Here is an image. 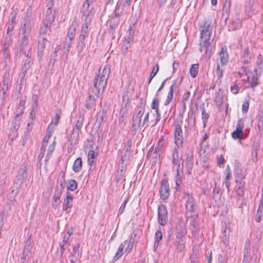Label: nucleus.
<instances>
[{"label": "nucleus", "instance_id": "obj_10", "mask_svg": "<svg viewBox=\"0 0 263 263\" xmlns=\"http://www.w3.org/2000/svg\"><path fill=\"white\" fill-rule=\"evenodd\" d=\"M182 134L181 126L180 123H177L175 125L174 136L175 144L178 148H181L183 146V138Z\"/></svg>", "mask_w": 263, "mask_h": 263}, {"label": "nucleus", "instance_id": "obj_54", "mask_svg": "<svg viewBox=\"0 0 263 263\" xmlns=\"http://www.w3.org/2000/svg\"><path fill=\"white\" fill-rule=\"evenodd\" d=\"M139 127H140V125L136 124L134 123L132 124L131 130H130V134L132 136H134L136 135V134L138 132Z\"/></svg>", "mask_w": 263, "mask_h": 263}, {"label": "nucleus", "instance_id": "obj_35", "mask_svg": "<svg viewBox=\"0 0 263 263\" xmlns=\"http://www.w3.org/2000/svg\"><path fill=\"white\" fill-rule=\"evenodd\" d=\"M78 187V183L74 179H70L68 180L67 189L71 191H75Z\"/></svg>", "mask_w": 263, "mask_h": 263}, {"label": "nucleus", "instance_id": "obj_53", "mask_svg": "<svg viewBox=\"0 0 263 263\" xmlns=\"http://www.w3.org/2000/svg\"><path fill=\"white\" fill-rule=\"evenodd\" d=\"M26 103V100L24 99H21L20 101L19 106L17 108V114H20V115H21L23 113V108Z\"/></svg>", "mask_w": 263, "mask_h": 263}, {"label": "nucleus", "instance_id": "obj_42", "mask_svg": "<svg viewBox=\"0 0 263 263\" xmlns=\"http://www.w3.org/2000/svg\"><path fill=\"white\" fill-rule=\"evenodd\" d=\"M63 192L59 190V186H57L55 187L54 194L53 197V200L54 202H57L60 200Z\"/></svg>", "mask_w": 263, "mask_h": 263}, {"label": "nucleus", "instance_id": "obj_16", "mask_svg": "<svg viewBox=\"0 0 263 263\" xmlns=\"http://www.w3.org/2000/svg\"><path fill=\"white\" fill-rule=\"evenodd\" d=\"M30 21L29 18L28 13H26L23 21V26L22 27L23 36H27V34L29 33L30 30Z\"/></svg>", "mask_w": 263, "mask_h": 263}, {"label": "nucleus", "instance_id": "obj_5", "mask_svg": "<svg viewBox=\"0 0 263 263\" xmlns=\"http://www.w3.org/2000/svg\"><path fill=\"white\" fill-rule=\"evenodd\" d=\"M145 103L141 100L140 103L137 105L135 114L133 115L132 123L140 125L141 123V118L145 111Z\"/></svg>", "mask_w": 263, "mask_h": 263}, {"label": "nucleus", "instance_id": "obj_24", "mask_svg": "<svg viewBox=\"0 0 263 263\" xmlns=\"http://www.w3.org/2000/svg\"><path fill=\"white\" fill-rule=\"evenodd\" d=\"M195 204L194 198L190 201L185 203V207L187 211V213H190V217L194 216L193 214L195 213Z\"/></svg>", "mask_w": 263, "mask_h": 263}, {"label": "nucleus", "instance_id": "obj_18", "mask_svg": "<svg viewBox=\"0 0 263 263\" xmlns=\"http://www.w3.org/2000/svg\"><path fill=\"white\" fill-rule=\"evenodd\" d=\"M194 165V155L192 153L188 154L186 159V169L187 173L191 174Z\"/></svg>", "mask_w": 263, "mask_h": 263}, {"label": "nucleus", "instance_id": "obj_33", "mask_svg": "<svg viewBox=\"0 0 263 263\" xmlns=\"http://www.w3.org/2000/svg\"><path fill=\"white\" fill-rule=\"evenodd\" d=\"M79 131L73 129L69 139V143L77 144L79 140Z\"/></svg>", "mask_w": 263, "mask_h": 263}, {"label": "nucleus", "instance_id": "obj_51", "mask_svg": "<svg viewBox=\"0 0 263 263\" xmlns=\"http://www.w3.org/2000/svg\"><path fill=\"white\" fill-rule=\"evenodd\" d=\"M43 24L44 27H42L41 29L40 34H42L43 35H46L47 32V30H50L51 25L44 22H43Z\"/></svg>", "mask_w": 263, "mask_h": 263}, {"label": "nucleus", "instance_id": "obj_39", "mask_svg": "<svg viewBox=\"0 0 263 263\" xmlns=\"http://www.w3.org/2000/svg\"><path fill=\"white\" fill-rule=\"evenodd\" d=\"M118 25H119L118 21H117L116 22H114V23H112L111 21L110 22L109 33L110 34H111L112 39H114L115 37L114 29L116 27H117Z\"/></svg>", "mask_w": 263, "mask_h": 263}, {"label": "nucleus", "instance_id": "obj_60", "mask_svg": "<svg viewBox=\"0 0 263 263\" xmlns=\"http://www.w3.org/2000/svg\"><path fill=\"white\" fill-rule=\"evenodd\" d=\"M243 260L244 263L247 262V260L250 258V249H244V255H243Z\"/></svg>", "mask_w": 263, "mask_h": 263}, {"label": "nucleus", "instance_id": "obj_8", "mask_svg": "<svg viewBox=\"0 0 263 263\" xmlns=\"http://www.w3.org/2000/svg\"><path fill=\"white\" fill-rule=\"evenodd\" d=\"M168 220L167 210L166 207L164 204H161L158 209V223L161 226H164L166 224Z\"/></svg>", "mask_w": 263, "mask_h": 263}, {"label": "nucleus", "instance_id": "obj_46", "mask_svg": "<svg viewBox=\"0 0 263 263\" xmlns=\"http://www.w3.org/2000/svg\"><path fill=\"white\" fill-rule=\"evenodd\" d=\"M135 31V24L130 25L127 32L126 37L133 40V35Z\"/></svg>", "mask_w": 263, "mask_h": 263}, {"label": "nucleus", "instance_id": "obj_22", "mask_svg": "<svg viewBox=\"0 0 263 263\" xmlns=\"http://www.w3.org/2000/svg\"><path fill=\"white\" fill-rule=\"evenodd\" d=\"M61 114H62L61 109L60 108L57 109L55 110V117H54V119L52 120L50 124H49L48 125V130L49 129H52L54 128L53 124L54 125H58L59 120L61 118Z\"/></svg>", "mask_w": 263, "mask_h": 263}, {"label": "nucleus", "instance_id": "obj_45", "mask_svg": "<svg viewBox=\"0 0 263 263\" xmlns=\"http://www.w3.org/2000/svg\"><path fill=\"white\" fill-rule=\"evenodd\" d=\"M12 43V40L11 36H6L3 42V49H8L10 44Z\"/></svg>", "mask_w": 263, "mask_h": 263}, {"label": "nucleus", "instance_id": "obj_21", "mask_svg": "<svg viewBox=\"0 0 263 263\" xmlns=\"http://www.w3.org/2000/svg\"><path fill=\"white\" fill-rule=\"evenodd\" d=\"M21 115L20 114H17L15 116L13 122H12V125L10 129L11 133L12 134H15L18 129L20 127Z\"/></svg>", "mask_w": 263, "mask_h": 263}, {"label": "nucleus", "instance_id": "obj_26", "mask_svg": "<svg viewBox=\"0 0 263 263\" xmlns=\"http://www.w3.org/2000/svg\"><path fill=\"white\" fill-rule=\"evenodd\" d=\"M251 57L248 47L246 48L243 51V54L241 58V62L243 64H248L250 62Z\"/></svg>", "mask_w": 263, "mask_h": 263}, {"label": "nucleus", "instance_id": "obj_14", "mask_svg": "<svg viewBox=\"0 0 263 263\" xmlns=\"http://www.w3.org/2000/svg\"><path fill=\"white\" fill-rule=\"evenodd\" d=\"M73 199V195H71L69 192L67 191L66 192V197L64 199L63 203V211H67L68 213L69 212L68 209H70L72 206Z\"/></svg>", "mask_w": 263, "mask_h": 263}, {"label": "nucleus", "instance_id": "obj_19", "mask_svg": "<svg viewBox=\"0 0 263 263\" xmlns=\"http://www.w3.org/2000/svg\"><path fill=\"white\" fill-rule=\"evenodd\" d=\"M80 247L79 244H76L73 247L72 252L70 253L69 258L70 261V263H75L79 256V248Z\"/></svg>", "mask_w": 263, "mask_h": 263}, {"label": "nucleus", "instance_id": "obj_30", "mask_svg": "<svg viewBox=\"0 0 263 263\" xmlns=\"http://www.w3.org/2000/svg\"><path fill=\"white\" fill-rule=\"evenodd\" d=\"M237 185L236 186V194L239 197H243L244 195V186L245 182L244 181H241L238 182Z\"/></svg>", "mask_w": 263, "mask_h": 263}, {"label": "nucleus", "instance_id": "obj_31", "mask_svg": "<svg viewBox=\"0 0 263 263\" xmlns=\"http://www.w3.org/2000/svg\"><path fill=\"white\" fill-rule=\"evenodd\" d=\"M124 248V245L123 243H121L119 246L118 251L116 253L115 256L112 258V261L115 262L119 258H120L123 254V249Z\"/></svg>", "mask_w": 263, "mask_h": 263}, {"label": "nucleus", "instance_id": "obj_32", "mask_svg": "<svg viewBox=\"0 0 263 263\" xmlns=\"http://www.w3.org/2000/svg\"><path fill=\"white\" fill-rule=\"evenodd\" d=\"M82 167V159L81 157H79L74 161V164L72 166V169L74 172H78L80 171Z\"/></svg>", "mask_w": 263, "mask_h": 263}, {"label": "nucleus", "instance_id": "obj_36", "mask_svg": "<svg viewBox=\"0 0 263 263\" xmlns=\"http://www.w3.org/2000/svg\"><path fill=\"white\" fill-rule=\"evenodd\" d=\"M180 83L181 82L178 83L177 80H174L173 82V84L170 87L168 93L171 92L174 94V91H175V92L178 93L179 90V86Z\"/></svg>", "mask_w": 263, "mask_h": 263}, {"label": "nucleus", "instance_id": "obj_6", "mask_svg": "<svg viewBox=\"0 0 263 263\" xmlns=\"http://www.w3.org/2000/svg\"><path fill=\"white\" fill-rule=\"evenodd\" d=\"M160 197L163 200H166L170 195V187L167 179H163L160 183L159 189Z\"/></svg>", "mask_w": 263, "mask_h": 263}, {"label": "nucleus", "instance_id": "obj_12", "mask_svg": "<svg viewBox=\"0 0 263 263\" xmlns=\"http://www.w3.org/2000/svg\"><path fill=\"white\" fill-rule=\"evenodd\" d=\"M27 168V165L25 163H23L21 167L19 168L17 174L16 176V179L19 181L20 184H22L24 181L26 179Z\"/></svg>", "mask_w": 263, "mask_h": 263}, {"label": "nucleus", "instance_id": "obj_44", "mask_svg": "<svg viewBox=\"0 0 263 263\" xmlns=\"http://www.w3.org/2000/svg\"><path fill=\"white\" fill-rule=\"evenodd\" d=\"M84 119V115H80L76 124V130L79 131L82 127Z\"/></svg>", "mask_w": 263, "mask_h": 263}, {"label": "nucleus", "instance_id": "obj_2", "mask_svg": "<svg viewBox=\"0 0 263 263\" xmlns=\"http://www.w3.org/2000/svg\"><path fill=\"white\" fill-rule=\"evenodd\" d=\"M100 68L99 69L93 79V85L89 90L92 91L93 93L101 95V90L103 92L107 84V80L110 74V68L108 66H105L102 70L100 75Z\"/></svg>", "mask_w": 263, "mask_h": 263}, {"label": "nucleus", "instance_id": "obj_59", "mask_svg": "<svg viewBox=\"0 0 263 263\" xmlns=\"http://www.w3.org/2000/svg\"><path fill=\"white\" fill-rule=\"evenodd\" d=\"M244 128V123L242 119H239L236 124V129L239 131H243Z\"/></svg>", "mask_w": 263, "mask_h": 263}, {"label": "nucleus", "instance_id": "obj_37", "mask_svg": "<svg viewBox=\"0 0 263 263\" xmlns=\"http://www.w3.org/2000/svg\"><path fill=\"white\" fill-rule=\"evenodd\" d=\"M248 82L250 84L251 87H254L258 85V79L254 77V76L251 74L250 76L249 75L247 77Z\"/></svg>", "mask_w": 263, "mask_h": 263}, {"label": "nucleus", "instance_id": "obj_1", "mask_svg": "<svg viewBox=\"0 0 263 263\" xmlns=\"http://www.w3.org/2000/svg\"><path fill=\"white\" fill-rule=\"evenodd\" d=\"M211 22L204 20L203 25L199 27L200 32V39L199 41V50L200 52L204 51L206 60H209L211 56L213 50L212 43L213 39H211V31L210 30Z\"/></svg>", "mask_w": 263, "mask_h": 263}, {"label": "nucleus", "instance_id": "obj_25", "mask_svg": "<svg viewBox=\"0 0 263 263\" xmlns=\"http://www.w3.org/2000/svg\"><path fill=\"white\" fill-rule=\"evenodd\" d=\"M68 246L63 243L60 244V249H58L55 256L53 257V259L54 260L60 259Z\"/></svg>", "mask_w": 263, "mask_h": 263}, {"label": "nucleus", "instance_id": "obj_61", "mask_svg": "<svg viewBox=\"0 0 263 263\" xmlns=\"http://www.w3.org/2000/svg\"><path fill=\"white\" fill-rule=\"evenodd\" d=\"M159 105V100L158 98H156L153 99L152 104L151 108L153 109L158 108V106Z\"/></svg>", "mask_w": 263, "mask_h": 263}, {"label": "nucleus", "instance_id": "obj_7", "mask_svg": "<svg viewBox=\"0 0 263 263\" xmlns=\"http://www.w3.org/2000/svg\"><path fill=\"white\" fill-rule=\"evenodd\" d=\"M101 95L93 93L90 90H88V97L86 99L85 107L88 110L94 109L96 105V98H99Z\"/></svg>", "mask_w": 263, "mask_h": 263}, {"label": "nucleus", "instance_id": "obj_55", "mask_svg": "<svg viewBox=\"0 0 263 263\" xmlns=\"http://www.w3.org/2000/svg\"><path fill=\"white\" fill-rule=\"evenodd\" d=\"M191 95V93L189 91H186L184 94L183 96L182 99V105L183 106V108L185 109L186 106V102L188 100L190 96Z\"/></svg>", "mask_w": 263, "mask_h": 263}, {"label": "nucleus", "instance_id": "obj_9", "mask_svg": "<svg viewBox=\"0 0 263 263\" xmlns=\"http://www.w3.org/2000/svg\"><path fill=\"white\" fill-rule=\"evenodd\" d=\"M107 112V107H104L102 110L99 111L96 115V121L93 124L92 129L96 132L99 131L101 126L102 123L106 117Z\"/></svg>", "mask_w": 263, "mask_h": 263}, {"label": "nucleus", "instance_id": "obj_48", "mask_svg": "<svg viewBox=\"0 0 263 263\" xmlns=\"http://www.w3.org/2000/svg\"><path fill=\"white\" fill-rule=\"evenodd\" d=\"M185 234L186 230L185 229L180 228L178 229L176 233V238L181 240L182 239V238L184 237Z\"/></svg>", "mask_w": 263, "mask_h": 263}, {"label": "nucleus", "instance_id": "obj_50", "mask_svg": "<svg viewBox=\"0 0 263 263\" xmlns=\"http://www.w3.org/2000/svg\"><path fill=\"white\" fill-rule=\"evenodd\" d=\"M177 245V250L178 252H181L183 251L185 249V242L183 239L179 240Z\"/></svg>", "mask_w": 263, "mask_h": 263}, {"label": "nucleus", "instance_id": "obj_13", "mask_svg": "<svg viewBox=\"0 0 263 263\" xmlns=\"http://www.w3.org/2000/svg\"><path fill=\"white\" fill-rule=\"evenodd\" d=\"M129 107V104L128 101V99L125 101V97H123V103L121 106V108L120 111V117L119 120L120 121H123L124 118H126V116L128 112V110Z\"/></svg>", "mask_w": 263, "mask_h": 263}, {"label": "nucleus", "instance_id": "obj_58", "mask_svg": "<svg viewBox=\"0 0 263 263\" xmlns=\"http://www.w3.org/2000/svg\"><path fill=\"white\" fill-rule=\"evenodd\" d=\"M132 142H132V139H129L127 141L126 144L124 147V148H123L124 150H125V153H127L128 155H129L130 147H131V145L132 144Z\"/></svg>", "mask_w": 263, "mask_h": 263}, {"label": "nucleus", "instance_id": "obj_62", "mask_svg": "<svg viewBox=\"0 0 263 263\" xmlns=\"http://www.w3.org/2000/svg\"><path fill=\"white\" fill-rule=\"evenodd\" d=\"M216 71L218 78L219 79L221 78L223 76V69L220 66L219 64L217 65Z\"/></svg>", "mask_w": 263, "mask_h": 263}, {"label": "nucleus", "instance_id": "obj_41", "mask_svg": "<svg viewBox=\"0 0 263 263\" xmlns=\"http://www.w3.org/2000/svg\"><path fill=\"white\" fill-rule=\"evenodd\" d=\"M201 114H202V119L203 123V127H205L206 125V122L208 119L209 118V114L205 112V109L204 106H202L201 108Z\"/></svg>", "mask_w": 263, "mask_h": 263}, {"label": "nucleus", "instance_id": "obj_56", "mask_svg": "<svg viewBox=\"0 0 263 263\" xmlns=\"http://www.w3.org/2000/svg\"><path fill=\"white\" fill-rule=\"evenodd\" d=\"M215 103L217 106L220 107L223 103V97L222 95H219L218 93L217 96L215 98Z\"/></svg>", "mask_w": 263, "mask_h": 263}, {"label": "nucleus", "instance_id": "obj_4", "mask_svg": "<svg viewBox=\"0 0 263 263\" xmlns=\"http://www.w3.org/2000/svg\"><path fill=\"white\" fill-rule=\"evenodd\" d=\"M89 24H84L82 26L81 31L78 37V42L77 46V50L79 53H80L85 47V40L88 36L89 32L88 27Z\"/></svg>", "mask_w": 263, "mask_h": 263}, {"label": "nucleus", "instance_id": "obj_63", "mask_svg": "<svg viewBox=\"0 0 263 263\" xmlns=\"http://www.w3.org/2000/svg\"><path fill=\"white\" fill-rule=\"evenodd\" d=\"M257 126L260 132L263 131V115L258 118Z\"/></svg>", "mask_w": 263, "mask_h": 263}, {"label": "nucleus", "instance_id": "obj_64", "mask_svg": "<svg viewBox=\"0 0 263 263\" xmlns=\"http://www.w3.org/2000/svg\"><path fill=\"white\" fill-rule=\"evenodd\" d=\"M240 90L239 87L235 83L234 85L231 86V91L235 95L237 94Z\"/></svg>", "mask_w": 263, "mask_h": 263}, {"label": "nucleus", "instance_id": "obj_23", "mask_svg": "<svg viewBox=\"0 0 263 263\" xmlns=\"http://www.w3.org/2000/svg\"><path fill=\"white\" fill-rule=\"evenodd\" d=\"M183 175V167H177V175H176V190H178L180 187V184L182 183Z\"/></svg>", "mask_w": 263, "mask_h": 263}, {"label": "nucleus", "instance_id": "obj_15", "mask_svg": "<svg viewBox=\"0 0 263 263\" xmlns=\"http://www.w3.org/2000/svg\"><path fill=\"white\" fill-rule=\"evenodd\" d=\"M48 41L46 37L43 36L41 40L39 41L38 48H37V57L40 60L43 56L44 49L45 48L46 44Z\"/></svg>", "mask_w": 263, "mask_h": 263}, {"label": "nucleus", "instance_id": "obj_28", "mask_svg": "<svg viewBox=\"0 0 263 263\" xmlns=\"http://www.w3.org/2000/svg\"><path fill=\"white\" fill-rule=\"evenodd\" d=\"M126 164L124 165H121L119 167L117 172V176L116 177V180L117 182H120L123 177L125 170H126Z\"/></svg>", "mask_w": 263, "mask_h": 263}, {"label": "nucleus", "instance_id": "obj_52", "mask_svg": "<svg viewBox=\"0 0 263 263\" xmlns=\"http://www.w3.org/2000/svg\"><path fill=\"white\" fill-rule=\"evenodd\" d=\"M7 215L5 211L0 213V228H3L5 221L7 219Z\"/></svg>", "mask_w": 263, "mask_h": 263}, {"label": "nucleus", "instance_id": "obj_47", "mask_svg": "<svg viewBox=\"0 0 263 263\" xmlns=\"http://www.w3.org/2000/svg\"><path fill=\"white\" fill-rule=\"evenodd\" d=\"M54 143H55V142H53V144H51L48 148V153L46 156V159H45L46 162H47L49 160V159L50 158L52 153L54 150V148H55Z\"/></svg>", "mask_w": 263, "mask_h": 263}, {"label": "nucleus", "instance_id": "obj_3", "mask_svg": "<svg viewBox=\"0 0 263 263\" xmlns=\"http://www.w3.org/2000/svg\"><path fill=\"white\" fill-rule=\"evenodd\" d=\"M92 4V3L85 2L82 6L81 12L83 16L85 17L84 24L89 25L91 24L95 14V9L93 7H91Z\"/></svg>", "mask_w": 263, "mask_h": 263}, {"label": "nucleus", "instance_id": "obj_29", "mask_svg": "<svg viewBox=\"0 0 263 263\" xmlns=\"http://www.w3.org/2000/svg\"><path fill=\"white\" fill-rule=\"evenodd\" d=\"M172 164L177 165V167H181L179 160V152L177 148H175L172 154Z\"/></svg>", "mask_w": 263, "mask_h": 263}, {"label": "nucleus", "instance_id": "obj_34", "mask_svg": "<svg viewBox=\"0 0 263 263\" xmlns=\"http://www.w3.org/2000/svg\"><path fill=\"white\" fill-rule=\"evenodd\" d=\"M243 134L244 133L243 131L240 132L239 130L235 129L232 133L231 136L235 140H241L245 138V137H243Z\"/></svg>", "mask_w": 263, "mask_h": 263}, {"label": "nucleus", "instance_id": "obj_11", "mask_svg": "<svg viewBox=\"0 0 263 263\" xmlns=\"http://www.w3.org/2000/svg\"><path fill=\"white\" fill-rule=\"evenodd\" d=\"M234 175L235 176V180L236 183L243 181L245 178L246 175L243 173V170L241 165L238 161L235 162L234 165Z\"/></svg>", "mask_w": 263, "mask_h": 263}, {"label": "nucleus", "instance_id": "obj_49", "mask_svg": "<svg viewBox=\"0 0 263 263\" xmlns=\"http://www.w3.org/2000/svg\"><path fill=\"white\" fill-rule=\"evenodd\" d=\"M32 241L31 240V238L29 237L26 241L25 248L23 253L27 254L30 252V249H31V243Z\"/></svg>", "mask_w": 263, "mask_h": 263}, {"label": "nucleus", "instance_id": "obj_17", "mask_svg": "<svg viewBox=\"0 0 263 263\" xmlns=\"http://www.w3.org/2000/svg\"><path fill=\"white\" fill-rule=\"evenodd\" d=\"M20 54L26 55L25 49L28 45V39L27 36H22V37L18 41Z\"/></svg>", "mask_w": 263, "mask_h": 263}, {"label": "nucleus", "instance_id": "obj_20", "mask_svg": "<svg viewBox=\"0 0 263 263\" xmlns=\"http://www.w3.org/2000/svg\"><path fill=\"white\" fill-rule=\"evenodd\" d=\"M219 55L221 65L223 66L226 65L229 61V54L226 46L222 47L221 48Z\"/></svg>", "mask_w": 263, "mask_h": 263}, {"label": "nucleus", "instance_id": "obj_38", "mask_svg": "<svg viewBox=\"0 0 263 263\" xmlns=\"http://www.w3.org/2000/svg\"><path fill=\"white\" fill-rule=\"evenodd\" d=\"M199 64H193L190 68V72L191 76L194 78L196 77L198 72Z\"/></svg>", "mask_w": 263, "mask_h": 263}, {"label": "nucleus", "instance_id": "obj_43", "mask_svg": "<svg viewBox=\"0 0 263 263\" xmlns=\"http://www.w3.org/2000/svg\"><path fill=\"white\" fill-rule=\"evenodd\" d=\"M55 17V11H54L53 13H52L51 14L49 15L48 16H46L45 19L43 21V22L51 25L52 23L54 21Z\"/></svg>", "mask_w": 263, "mask_h": 263}, {"label": "nucleus", "instance_id": "obj_57", "mask_svg": "<svg viewBox=\"0 0 263 263\" xmlns=\"http://www.w3.org/2000/svg\"><path fill=\"white\" fill-rule=\"evenodd\" d=\"M127 200H128V198L127 197H125L124 201L119 210V212H118L119 214H122L124 212L126 204L127 202Z\"/></svg>", "mask_w": 263, "mask_h": 263}, {"label": "nucleus", "instance_id": "obj_27", "mask_svg": "<svg viewBox=\"0 0 263 263\" xmlns=\"http://www.w3.org/2000/svg\"><path fill=\"white\" fill-rule=\"evenodd\" d=\"M76 24L72 23L67 32V36L69 37V40L72 41L74 39L76 32Z\"/></svg>", "mask_w": 263, "mask_h": 263}, {"label": "nucleus", "instance_id": "obj_40", "mask_svg": "<svg viewBox=\"0 0 263 263\" xmlns=\"http://www.w3.org/2000/svg\"><path fill=\"white\" fill-rule=\"evenodd\" d=\"M231 6V0H224V4L223 6V11L227 15L230 14Z\"/></svg>", "mask_w": 263, "mask_h": 263}]
</instances>
